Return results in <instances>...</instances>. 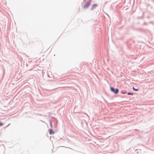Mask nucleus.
<instances>
[{
    "label": "nucleus",
    "mask_w": 154,
    "mask_h": 154,
    "mask_svg": "<svg viewBox=\"0 0 154 154\" xmlns=\"http://www.w3.org/2000/svg\"><path fill=\"white\" fill-rule=\"evenodd\" d=\"M110 90L112 91L115 94H117L119 91L118 89L117 88L115 89L113 87H111L110 88Z\"/></svg>",
    "instance_id": "nucleus-1"
},
{
    "label": "nucleus",
    "mask_w": 154,
    "mask_h": 154,
    "mask_svg": "<svg viewBox=\"0 0 154 154\" xmlns=\"http://www.w3.org/2000/svg\"><path fill=\"white\" fill-rule=\"evenodd\" d=\"M90 2H87L85 5V6H84V8H88L90 5Z\"/></svg>",
    "instance_id": "nucleus-2"
},
{
    "label": "nucleus",
    "mask_w": 154,
    "mask_h": 154,
    "mask_svg": "<svg viewBox=\"0 0 154 154\" xmlns=\"http://www.w3.org/2000/svg\"><path fill=\"white\" fill-rule=\"evenodd\" d=\"M54 131L51 129L49 130V133L50 134H54Z\"/></svg>",
    "instance_id": "nucleus-3"
},
{
    "label": "nucleus",
    "mask_w": 154,
    "mask_h": 154,
    "mask_svg": "<svg viewBox=\"0 0 154 154\" xmlns=\"http://www.w3.org/2000/svg\"><path fill=\"white\" fill-rule=\"evenodd\" d=\"M97 6V4H94L92 6V7L91 9H94Z\"/></svg>",
    "instance_id": "nucleus-4"
},
{
    "label": "nucleus",
    "mask_w": 154,
    "mask_h": 154,
    "mask_svg": "<svg viewBox=\"0 0 154 154\" xmlns=\"http://www.w3.org/2000/svg\"><path fill=\"white\" fill-rule=\"evenodd\" d=\"M133 89L134 91H138V89H136L135 88H134V87H133Z\"/></svg>",
    "instance_id": "nucleus-5"
},
{
    "label": "nucleus",
    "mask_w": 154,
    "mask_h": 154,
    "mask_svg": "<svg viewBox=\"0 0 154 154\" xmlns=\"http://www.w3.org/2000/svg\"><path fill=\"white\" fill-rule=\"evenodd\" d=\"M127 94L128 95H133V94L132 93H131L130 92H128V93H127Z\"/></svg>",
    "instance_id": "nucleus-6"
}]
</instances>
